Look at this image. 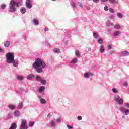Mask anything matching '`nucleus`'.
Segmentation results:
<instances>
[{"label":"nucleus","instance_id":"nucleus-1","mask_svg":"<svg viewBox=\"0 0 129 129\" xmlns=\"http://www.w3.org/2000/svg\"><path fill=\"white\" fill-rule=\"evenodd\" d=\"M32 67L36 71L37 73L42 74L43 72V69L46 68V63L41 58H36L32 64Z\"/></svg>","mask_w":129,"mask_h":129},{"label":"nucleus","instance_id":"nucleus-2","mask_svg":"<svg viewBox=\"0 0 129 129\" xmlns=\"http://www.w3.org/2000/svg\"><path fill=\"white\" fill-rule=\"evenodd\" d=\"M22 5H23L22 0L10 1L9 12H10V13H15V12L17 11L16 7L18 8L19 7L22 6Z\"/></svg>","mask_w":129,"mask_h":129},{"label":"nucleus","instance_id":"nucleus-3","mask_svg":"<svg viewBox=\"0 0 129 129\" xmlns=\"http://www.w3.org/2000/svg\"><path fill=\"white\" fill-rule=\"evenodd\" d=\"M15 53L14 52H9L6 54V61L8 63H13Z\"/></svg>","mask_w":129,"mask_h":129},{"label":"nucleus","instance_id":"nucleus-4","mask_svg":"<svg viewBox=\"0 0 129 129\" xmlns=\"http://www.w3.org/2000/svg\"><path fill=\"white\" fill-rule=\"evenodd\" d=\"M20 128V129H28V125L27 124L26 119H21Z\"/></svg>","mask_w":129,"mask_h":129},{"label":"nucleus","instance_id":"nucleus-5","mask_svg":"<svg viewBox=\"0 0 129 129\" xmlns=\"http://www.w3.org/2000/svg\"><path fill=\"white\" fill-rule=\"evenodd\" d=\"M114 100L118 102L119 104H122L123 103V98H120L119 95L116 94L114 96Z\"/></svg>","mask_w":129,"mask_h":129},{"label":"nucleus","instance_id":"nucleus-6","mask_svg":"<svg viewBox=\"0 0 129 129\" xmlns=\"http://www.w3.org/2000/svg\"><path fill=\"white\" fill-rule=\"evenodd\" d=\"M121 111H122V113L125 114V115H128L129 114V109L125 108V107H121L120 108Z\"/></svg>","mask_w":129,"mask_h":129},{"label":"nucleus","instance_id":"nucleus-7","mask_svg":"<svg viewBox=\"0 0 129 129\" xmlns=\"http://www.w3.org/2000/svg\"><path fill=\"white\" fill-rule=\"evenodd\" d=\"M25 5L28 9H32L33 5L30 0H27L25 2Z\"/></svg>","mask_w":129,"mask_h":129},{"label":"nucleus","instance_id":"nucleus-8","mask_svg":"<svg viewBox=\"0 0 129 129\" xmlns=\"http://www.w3.org/2000/svg\"><path fill=\"white\" fill-rule=\"evenodd\" d=\"M32 23L34 24V25H39V21L38 18H33L32 20Z\"/></svg>","mask_w":129,"mask_h":129},{"label":"nucleus","instance_id":"nucleus-9","mask_svg":"<svg viewBox=\"0 0 129 129\" xmlns=\"http://www.w3.org/2000/svg\"><path fill=\"white\" fill-rule=\"evenodd\" d=\"M19 64V60L18 59H15L14 56H13V66L15 68L18 67V65Z\"/></svg>","mask_w":129,"mask_h":129},{"label":"nucleus","instance_id":"nucleus-10","mask_svg":"<svg viewBox=\"0 0 129 129\" xmlns=\"http://www.w3.org/2000/svg\"><path fill=\"white\" fill-rule=\"evenodd\" d=\"M120 54L122 55V56H129V52L126 51V50H124L123 51L120 52Z\"/></svg>","mask_w":129,"mask_h":129},{"label":"nucleus","instance_id":"nucleus-11","mask_svg":"<svg viewBox=\"0 0 129 129\" xmlns=\"http://www.w3.org/2000/svg\"><path fill=\"white\" fill-rule=\"evenodd\" d=\"M50 126H51V127H54L56 126V125H57L56 119H53V120H51L50 122Z\"/></svg>","mask_w":129,"mask_h":129},{"label":"nucleus","instance_id":"nucleus-12","mask_svg":"<svg viewBox=\"0 0 129 129\" xmlns=\"http://www.w3.org/2000/svg\"><path fill=\"white\" fill-rule=\"evenodd\" d=\"M14 115L16 117H18L19 116H20L21 115V112L19 110H15L14 112Z\"/></svg>","mask_w":129,"mask_h":129},{"label":"nucleus","instance_id":"nucleus-13","mask_svg":"<svg viewBox=\"0 0 129 129\" xmlns=\"http://www.w3.org/2000/svg\"><path fill=\"white\" fill-rule=\"evenodd\" d=\"M93 35L95 38H96V39H98V38L99 37V34L97 32L94 31L93 32Z\"/></svg>","mask_w":129,"mask_h":129},{"label":"nucleus","instance_id":"nucleus-14","mask_svg":"<svg viewBox=\"0 0 129 129\" xmlns=\"http://www.w3.org/2000/svg\"><path fill=\"white\" fill-rule=\"evenodd\" d=\"M35 77L34 75H32V74L28 75V76H27V80H32V79H34Z\"/></svg>","mask_w":129,"mask_h":129},{"label":"nucleus","instance_id":"nucleus-15","mask_svg":"<svg viewBox=\"0 0 129 129\" xmlns=\"http://www.w3.org/2000/svg\"><path fill=\"white\" fill-rule=\"evenodd\" d=\"M17 123H12L9 129H16L17 128Z\"/></svg>","mask_w":129,"mask_h":129},{"label":"nucleus","instance_id":"nucleus-16","mask_svg":"<svg viewBox=\"0 0 129 129\" xmlns=\"http://www.w3.org/2000/svg\"><path fill=\"white\" fill-rule=\"evenodd\" d=\"M20 12L21 14H25L26 13V8L24 7L21 8Z\"/></svg>","mask_w":129,"mask_h":129},{"label":"nucleus","instance_id":"nucleus-17","mask_svg":"<svg viewBox=\"0 0 129 129\" xmlns=\"http://www.w3.org/2000/svg\"><path fill=\"white\" fill-rule=\"evenodd\" d=\"M23 106H24L23 102H20V103H19L17 106V108H18L19 109H21L22 108H23Z\"/></svg>","mask_w":129,"mask_h":129},{"label":"nucleus","instance_id":"nucleus-18","mask_svg":"<svg viewBox=\"0 0 129 129\" xmlns=\"http://www.w3.org/2000/svg\"><path fill=\"white\" fill-rule=\"evenodd\" d=\"M120 33H121L120 31H115V32H114L113 35L114 37H117V36H118V35H120Z\"/></svg>","mask_w":129,"mask_h":129},{"label":"nucleus","instance_id":"nucleus-19","mask_svg":"<svg viewBox=\"0 0 129 129\" xmlns=\"http://www.w3.org/2000/svg\"><path fill=\"white\" fill-rule=\"evenodd\" d=\"M104 49L105 47L103 45H101V46H100V52L101 53H103V52H104Z\"/></svg>","mask_w":129,"mask_h":129},{"label":"nucleus","instance_id":"nucleus-20","mask_svg":"<svg viewBox=\"0 0 129 129\" xmlns=\"http://www.w3.org/2000/svg\"><path fill=\"white\" fill-rule=\"evenodd\" d=\"M10 41H5L4 46H5V47H9V46H10Z\"/></svg>","mask_w":129,"mask_h":129},{"label":"nucleus","instance_id":"nucleus-21","mask_svg":"<svg viewBox=\"0 0 129 129\" xmlns=\"http://www.w3.org/2000/svg\"><path fill=\"white\" fill-rule=\"evenodd\" d=\"M8 107L10 108V109H12V110L15 109L16 108V106L13 104H9L8 105Z\"/></svg>","mask_w":129,"mask_h":129},{"label":"nucleus","instance_id":"nucleus-22","mask_svg":"<svg viewBox=\"0 0 129 129\" xmlns=\"http://www.w3.org/2000/svg\"><path fill=\"white\" fill-rule=\"evenodd\" d=\"M77 62H78L77 58H74L73 59H72V60L71 61V63L72 64H75V63H77Z\"/></svg>","mask_w":129,"mask_h":129},{"label":"nucleus","instance_id":"nucleus-23","mask_svg":"<svg viewBox=\"0 0 129 129\" xmlns=\"http://www.w3.org/2000/svg\"><path fill=\"white\" fill-rule=\"evenodd\" d=\"M45 89V87H40L38 88V90L39 92H43V91H44Z\"/></svg>","mask_w":129,"mask_h":129},{"label":"nucleus","instance_id":"nucleus-24","mask_svg":"<svg viewBox=\"0 0 129 129\" xmlns=\"http://www.w3.org/2000/svg\"><path fill=\"white\" fill-rule=\"evenodd\" d=\"M35 80L38 81V82H40L41 83V77L40 76H37L35 78Z\"/></svg>","mask_w":129,"mask_h":129},{"label":"nucleus","instance_id":"nucleus-25","mask_svg":"<svg viewBox=\"0 0 129 129\" xmlns=\"http://www.w3.org/2000/svg\"><path fill=\"white\" fill-rule=\"evenodd\" d=\"M98 43H100V44L103 43L104 41H103V38H101V37H100L99 38H98Z\"/></svg>","mask_w":129,"mask_h":129},{"label":"nucleus","instance_id":"nucleus-26","mask_svg":"<svg viewBox=\"0 0 129 129\" xmlns=\"http://www.w3.org/2000/svg\"><path fill=\"white\" fill-rule=\"evenodd\" d=\"M75 54L77 57H80V52L79 50H76Z\"/></svg>","mask_w":129,"mask_h":129},{"label":"nucleus","instance_id":"nucleus-27","mask_svg":"<svg viewBox=\"0 0 129 129\" xmlns=\"http://www.w3.org/2000/svg\"><path fill=\"white\" fill-rule=\"evenodd\" d=\"M41 83L43 85H45V84H46V80H42V78L41 77Z\"/></svg>","mask_w":129,"mask_h":129},{"label":"nucleus","instance_id":"nucleus-28","mask_svg":"<svg viewBox=\"0 0 129 129\" xmlns=\"http://www.w3.org/2000/svg\"><path fill=\"white\" fill-rule=\"evenodd\" d=\"M113 92H114V93H118V90L117 89V88H116V87H113L112 89Z\"/></svg>","mask_w":129,"mask_h":129},{"label":"nucleus","instance_id":"nucleus-29","mask_svg":"<svg viewBox=\"0 0 129 129\" xmlns=\"http://www.w3.org/2000/svg\"><path fill=\"white\" fill-rule=\"evenodd\" d=\"M53 52L55 53H60V50L59 48H56L55 49H54Z\"/></svg>","mask_w":129,"mask_h":129},{"label":"nucleus","instance_id":"nucleus-30","mask_svg":"<svg viewBox=\"0 0 129 129\" xmlns=\"http://www.w3.org/2000/svg\"><path fill=\"white\" fill-rule=\"evenodd\" d=\"M84 78H88L90 77V75L89 74H88V73H85L84 74Z\"/></svg>","mask_w":129,"mask_h":129},{"label":"nucleus","instance_id":"nucleus-31","mask_svg":"<svg viewBox=\"0 0 129 129\" xmlns=\"http://www.w3.org/2000/svg\"><path fill=\"white\" fill-rule=\"evenodd\" d=\"M46 99H45L44 98H42H42L41 99V103L45 104V103H46Z\"/></svg>","mask_w":129,"mask_h":129},{"label":"nucleus","instance_id":"nucleus-32","mask_svg":"<svg viewBox=\"0 0 129 129\" xmlns=\"http://www.w3.org/2000/svg\"><path fill=\"white\" fill-rule=\"evenodd\" d=\"M6 5L4 4H2L1 6V9H2V10H5V9H6Z\"/></svg>","mask_w":129,"mask_h":129},{"label":"nucleus","instance_id":"nucleus-33","mask_svg":"<svg viewBox=\"0 0 129 129\" xmlns=\"http://www.w3.org/2000/svg\"><path fill=\"white\" fill-rule=\"evenodd\" d=\"M106 24L108 25V26H110V25H113V23H112L109 20L107 21Z\"/></svg>","mask_w":129,"mask_h":129},{"label":"nucleus","instance_id":"nucleus-34","mask_svg":"<svg viewBox=\"0 0 129 129\" xmlns=\"http://www.w3.org/2000/svg\"><path fill=\"white\" fill-rule=\"evenodd\" d=\"M109 11L110 13H112V14H114L115 13L114 9H113L112 8H109Z\"/></svg>","mask_w":129,"mask_h":129},{"label":"nucleus","instance_id":"nucleus-35","mask_svg":"<svg viewBox=\"0 0 129 129\" xmlns=\"http://www.w3.org/2000/svg\"><path fill=\"white\" fill-rule=\"evenodd\" d=\"M56 124H57V123H58L59 122H61V118H57V119H56Z\"/></svg>","mask_w":129,"mask_h":129},{"label":"nucleus","instance_id":"nucleus-36","mask_svg":"<svg viewBox=\"0 0 129 129\" xmlns=\"http://www.w3.org/2000/svg\"><path fill=\"white\" fill-rule=\"evenodd\" d=\"M17 79L18 80H22L24 79V78L23 76H18Z\"/></svg>","mask_w":129,"mask_h":129},{"label":"nucleus","instance_id":"nucleus-37","mask_svg":"<svg viewBox=\"0 0 129 129\" xmlns=\"http://www.w3.org/2000/svg\"><path fill=\"white\" fill-rule=\"evenodd\" d=\"M121 26L119 24H115L114 26V28H116V29H119L120 28Z\"/></svg>","mask_w":129,"mask_h":129},{"label":"nucleus","instance_id":"nucleus-38","mask_svg":"<svg viewBox=\"0 0 129 129\" xmlns=\"http://www.w3.org/2000/svg\"><path fill=\"white\" fill-rule=\"evenodd\" d=\"M109 2L111 3V4H117V2L115 0H109Z\"/></svg>","mask_w":129,"mask_h":129},{"label":"nucleus","instance_id":"nucleus-39","mask_svg":"<svg viewBox=\"0 0 129 129\" xmlns=\"http://www.w3.org/2000/svg\"><path fill=\"white\" fill-rule=\"evenodd\" d=\"M34 123V121H30L29 123V126H31V127L33 126Z\"/></svg>","mask_w":129,"mask_h":129},{"label":"nucleus","instance_id":"nucleus-40","mask_svg":"<svg viewBox=\"0 0 129 129\" xmlns=\"http://www.w3.org/2000/svg\"><path fill=\"white\" fill-rule=\"evenodd\" d=\"M71 5L72 8H75L76 4H75V3H74V2H72V3H71Z\"/></svg>","mask_w":129,"mask_h":129},{"label":"nucleus","instance_id":"nucleus-41","mask_svg":"<svg viewBox=\"0 0 129 129\" xmlns=\"http://www.w3.org/2000/svg\"><path fill=\"white\" fill-rule=\"evenodd\" d=\"M109 18L110 19H113L114 18L113 14H110V15H109Z\"/></svg>","mask_w":129,"mask_h":129},{"label":"nucleus","instance_id":"nucleus-42","mask_svg":"<svg viewBox=\"0 0 129 129\" xmlns=\"http://www.w3.org/2000/svg\"><path fill=\"white\" fill-rule=\"evenodd\" d=\"M117 16L118 17H120V18H122V17H123V14H122V13H120V12H119V13H118V14H117Z\"/></svg>","mask_w":129,"mask_h":129},{"label":"nucleus","instance_id":"nucleus-43","mask_svg":"<svg viewBox=\"0 0 129 129\" xmlns=\"http://www.w3.org/2000/svg\"><path fill=\"white\" fill-rule=\"evenodd\" d=\"M104 11H106V12H107V11H108V10H109L108 7H107V6L104 7Z\"/></svg>","mask_w":129,"mask_h":129},{"label":"nucleus","instance_id":"nucleus-44","mask_svg":"<svg viewBox=\"0 0 129 129\" xmlns=\"http://www.w3.org/2000/svg\"><path fill=\"white\" fill-rule=\"evenodd\" d=\"M123 85H124V86H127L128 85L127 82H123Z\"/></svg>","mask_w":129,"mask_h":129},{"label":"nucleus","instance_id":"nucleus-45","mask_svg":"<svg viewBox=\"0 0 129 129\" xmlns=\"http://www.w3.org/2000/svg\"><path fill=\"white\" fill-rule=\"evenodd\" d=\"M77 118H78V120H82V117L80 115H79L78 116Z\"/></svg>","mask_w":129,"mask_h":129},{"label":"nucleus","instance_id":"nucleus-46","mask_svg":"<svg viewBox=\"0 0 129 129\" xmlns=\"http://www.w3.org/2000/svg\"><path fill=\"white\" fill-rule=\"evenodd\" d=\"M67 127H68V129H72L73 128L72 126H71V125H70L69 124H68L67 125Z\"/></svg>","mask_w":129,"mask_h":129},{"label":"nucleus","instance_id":"nucleus-47","mask_svg":"<svg viewBox=\"0 0 129 129\" xmlns=\"http://www.w3.org/2000/svg\"><path fill=\"white\" fill-rule=\"evenodd\" d=\"M78 6H79L80 8H83L82 4H80V3H78Z\"/></svg>","mask_w":129,"mask_h":129},{"label":"nucleus","instance_id":"nucleus-48","mask_svg":"<svg viewBox=\"0 0 129 129\" xmlns=\"http://www.w3.org/2000/svg\"><path fill=\"white\" fill-rule=\"evenodd\" d=\"M38 98H39V100H40V102H41V99H42V96H41V95H38Z\"/></svg>","mask_w":129,"mask_h":129},{"label":"nucleus","instance_id":"nucleus-49","mask_svg":"<svg viewBox=\"0 0 129 129\" xmlns=\"http://www.w3.org/2000/svg\"><path fill=\"white\" fill-rule=\"evenodd\" d=\"M44 30H45V31H48L49 28L48 27H45L44 28Z\"/></svg>","mask_w":129,"mask_h":129},{"label":"nucleus","instance_id":"nucleus-50","mask_svg":"<svg viewBox=\"0 0 129 129\" xmlns=\"http://www.w3.org/2000/svg\"><path fill=\"white\" fill-rule=\"evenodd\" d=\"M93 1L94 2V3H99V0H93Z\"/></svg>","mask_w":129,"mask_h":129},{"label":"nucleus","instance_id":"nucleus-51","mask_svg":"<svg viewBox=\"0 0 129 129\" xmlns=\"http://www.w3.org/2000/svg\"><path fill=\"white\" fill-rule=\"evenodd\" d=\"M107 48H108V49H111V45H108Z\"/></svg>","mask_w":129,"mask_h":129},{"label":"nucleus","instance_id":"nucleus-52","mask_svg":"<svg viewBox=\"0 0 129 129\" xmlns=\"http://www.w3.org/2000/svg\"><path fill=\"white\" fill-rule=\"evenodd\" d=\"M125 106H127V107H129V103H125Z\"/></svg>","mask_w":129,"mask_h":129},{"label":"nucleus","instance_id":"nucleus-53","mask_svg":"<svg viewBox=\"0 0 129 129\" xmlns=\"http://www.w3.org/2000/svg\"><path fill=\"white\" fill-rule=\"evenodd\" d=\"M108 0H101V2H108Z\"/></svg>","mask_w":129,"mask_h":129},{"label":"nucleus","instance_id":"nucleus-54","mask_svg":"<svg viewBox=\"0 0 129 129\" xmlns=\"http://www.w3.org/2000/svg\"><path fill=\"white\" fill-rule=\"evenodd\" d=\"M23 38H24V39L26 40L27 39V36H26L25 35L24 36Z\"/></svg>","mask_w":129,"mask_h":129},{"label":"nucleus","instance_id":"nucleus-55","mask_svg":"<svg viewBox=\"0 0 129 129\" xmlns=\"http://www.w3.org/2000/svg\"><path fill=\"white\" fill-rule=\"evenodd\" d=\"M3 49L0 47V52H3Z\"/></svg>","mask_w":129,"mask_h":129},{"label":"nucleus","instance_id":"nucleus-56","mask_svg":"<svg viewBox=\"0 0 129 129\" xmlns=\"http://www.w3.org/2000/svg\"><path fill=\"white\" fill-rule=\"evenodd\" d=\"M87 10H90V7H87Z\"/></svg>","mask_w":129,"mask_h":129},{"label":"nucleus","instance_id":"nucleus-57","mask_svg":"<svg viewBox=\"0 0 129 129\" xmlns=\"http://www.w3.org/2000/svg\"><path fill=\"white\" fill-rule=\"evenodd\" d=\"M25 90V89L24 88H22V89H21V91H24Z\"/></svg>","mask_w":129,"mask_h":129},{"label":"nucleus","instance_id":"nucleus-58","mask_svg":"<svg viewBox=\"0 0 129 129\" xmlns=\"http://www.w3.org/2000/svg\"><path fill=\"white\" fill-rule=\"evenodd\" d=\"M8 118H11V116H10V114L8 115Z\"/></svg>","mask_w":129,"mask_h":129},{"label":"nucleus","instance_id":"nucleus-59","mask_svg":"<svg viewBox=\"0 0 129 129\" xmlns=\"http://www.w3.org/2000/svg\"><path fill=\"white\" fill-rule=\"evenodd\" d=\"M122 118H125V116H122Z\"/></svg>","mask_w":129,"mask_h":129},{"label":"nucleus","instance_id":"nucleus-60","mask_svg":"<svg viewBox=\"0 0 129 129\" xmlns=\"http://www.w3.org/2000/svg\"><path fill=\"white\" fill-rule=\"evenodd\" d=\"M91 50V48H89V49H88V50H90V51Z\"/></svg>","mask_w":129,"mask_h":129},{"label":"nucleus","instance_id":"nucleus-61","mask_svg":"<svg viewBox=\"0 0 129 129\" xmlns=\"http://www.w3.org/2000/svg\"><path fill=\"white\" fill-rule=\"evenodd\" d=\"M48 117H49V114L48 115Z\"/></svg>","mask_w":129,"mask_h":129},{"label":"nucleus","instance_id":"nucleus-62","mask_svg":"<svg viewBox=\"0 0 129 129\" xmlns=\"http://www.w3.org/2000/svg\"><path fill=\"white\" fill-rule=\"evenodd\" d=\"M53 1H55V0H53Z\"/></svg>","mask_w":129,"mask_h":129}]
</instances>
